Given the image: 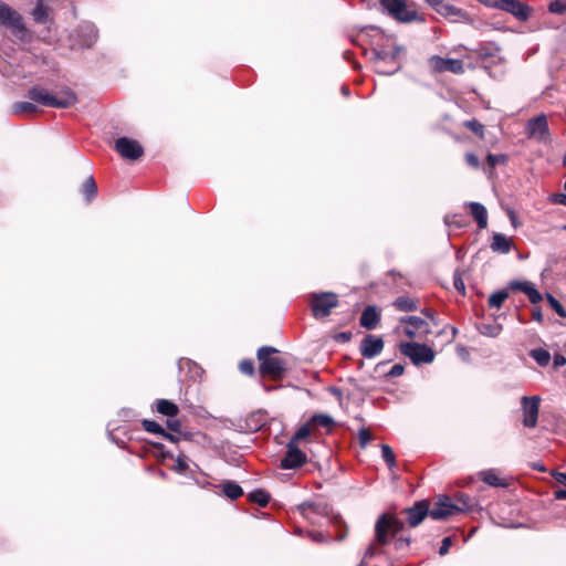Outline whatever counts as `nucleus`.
<instances>
[{
  "instance_id": "obj_1",
  "label": "nucleus",
  "mask_w": 566,
  "mask_h": 566,
  "mask_svg": "<svg viewBox=\"0 0 566 566\" xmlns=\"http://www.w3.org/2000/svg\"><path fill=\"white\" fill-rule=\"evenodd\" d=\"M475 497H442L436 507L429 511L427 501H418L413 506L406 509L407 523L410 527L418 526L424 517L430 515L433 520H444L459 512L470 510Z\"/></svg>"
},
{
  "instance_id": "obj_2",
  "label": "nucleus",
  "mask_w": 566,
  "mask_h": 566,
  "mask_svg": "<svg viewBox=\"0 0 566 566\" xmlns=\"http://www.w3.org/2000/svg\"><path fill=\"white\" fill-rule=\"evenodd\" d=\"M28 96L40 105L54 108H67L77 101L76 94L70 88H64L53 95L41 86H33L29 90Z\"/></svg>"
},
{
  "instance_id": "obj_3",
  "label": "nucleus",
  "mask_w": 566,
  "mask_h": 566,
  "mask_svg": "<svg viewBox=\"0 0 566 566\" xmlns=\"http://www.w3.org/2000/svg\"><path fill=\"white\" fill-rule=\"evenodd\" d=\"M405 52L402 46L396 45L391 51L374 49L371 60L375 71L381 75H392L401 67L400 55Z\"/></svg>"
},
{
  "instance_id": "obj_4",
  "label": "nucleus",
  "mask_w": 566,
  "mask_h": 566,
  "mask_svg": "<svg viewBox=\"0 0 566 566\" xmlns=\"http://www.w3.org/2000/svg\"><path fill=\"white\" fill-rule=\"evenodd\" d=\"M277 353V349L271 346H262L258 349V359L260 361V373L264 376L272 378H281L285 370V361L272 354Z\"/></svg>"
},
{
  "instance_id": "obj_5",
  "label": "nucleus",
  "mask_w": 566,
  "mask_h": 566,
  "mask_svg": "<svg viewBox=\"0 0 566 566\" xmlns=\"http://www.w3.org/2000/svg\"><path fill=\"white\" fill-rule=\"evenodd\" d=\"M0 27L8 29L21 40L28 35L22 14L2 0H0Z\"/></svg>"
},
{
  "instance_id": "obj_6",
  "label": "nucleus",
  "mask_w": 566,
  "mask_h": 566,
  "mask_svg": "<svg viewBox=\"0 0 566 566\" xmlns=\"http://www.w3.org/2000/svg\"><path fill=\"white\" fill-rule=\"evenodd\" d=\"M403 528V523L391 514H381L375 524V538L379 545H387Z\"/></svg>"
},
{
  "instance_id": "obj_7",
  "label": "nucleus",
  "mask_w": 566,
  "mask_h": 566,
  "mask_svg": "<svg viewBox=\"0 0 566 566\" xmlns=\"http://www.w3.org/2000/svg\"><path fill=\"white\" fill-rule=\"evenodd\" d=\"M198 483L216 495H244L242 488L234 481L205 476Z\"/></svg>"
},
{
  "instance_id": "obj_8",
  "label": "nucleus",
  "mask_w": 566,
  "mask_h": 566,
  "mask_svg": "<svg viewBox=\"0 0 566 566\" xmlns=\"http://www.w3.org/2000/svg\"><path fill=\"white\" fill-rule=\"evenodd\" d=\"M400 353L410 358L415 365L430 364L434 352L424 344L403 342L399 345Z\"/></svg>"
},
{
  "instance_id": "obj_9",
  "label": "nucleus",
  "mask_w": 566,
  "mask_h": 566,
  "mask_svg": "<svg viewBox=\"0 0 566 566\" xmlns=\"http://www.w3.org/2000/svg\"><path fill=\"white\" fill-rule=\"evenodd\" d=\"M337 305L338 296L333 292H321L311 295V308L315 318L328 316Z\"/></svg>"
},
{
  "instance_id": "obj_10",
  "label": "nucleus",
  "mask_w": 566,
  "mask_h": 566,
  "mask_svg": "<svg viewBox=\"0 0 566 566\" xmlns=\"http://www.w3.org/2000/svg\"><path fill=\"white\" fill-rule=\"evenodd\" d=\"M525 135L528 139H533L541 144L551 143V133L545 114H539L527 120L525 125Z\"/></svg>"
},
{
  "instance_id": "obj_11",
  "label": "nucleus",
  "mask_w": 566,
  "mask_h": 566,
  "mask_svg": "<svg viewBox=\"0 0 566 566\" xmlns=\"http://www.w3.org/2000/svg\"><path fill=\"white\" fill-rule=\"evenodd\" d=\"M541 398L538 396L522 397L523 424L527 428H534L537 424Z\"/></svg>"
},
{
  "instance_id": "obj_12",
  "label": "nucleus",
  "mask_w": 566,
  "mask_h": 566,
  "mask_svg": "<svg viewBox=\"0 0 566 566\" xmlns=\"http://www.w3.org/2000/svg\"><path fill=\"white\" fill-rule=\"evenodd\" d=\"M116 151L125 159L136 160L143 156L144 149L137 140L120 137L115 142Z\"/></svg>"
},
{
  "instance_id": "obj_13",
  "label": "nucleus",
  "mask_w": 566,
  "mask_h": 566,
  "mask_svg": "<svg viewBox=\"0 0 566 566\" xmlns=\"http://www.w3.org/2000/svg\"><path fill=\"white\" fill-rule=\"evenodd\" d=\"M497 10L512 14L518 21H526L531 14V8L517 0H497Z\"/></svg>"
},
{
  "instance_id": "obj_14",
  "label": "nucleus",
  "mask_w": 566,
  "mask_h": 566,
  "mask_svg": "<svg viewBox=\"0 0 566 566\" xmlns=\"http://www.w3.org/2000/svg\"><path fill=\"white\" fill-rule=\"evenodd\" d=\"M307 460L306 454L301 451L295 444L289 442L287 450L284 457L281 459V468L291 470L302 467Z\"/></svg>"
},
{
  "instance_id": "obj_15",
  "label": "nucleus",
  "mask_w": 566,
  "mask_h": 566,
  "mask_svg": "<svg viewBox=\"0 0 566 566\" xmlns=\"http://www.w3.org/2000/svg\"><path fill=\"white\" fill-rule=\"evenodd\" d=\"M384 348V340L379 336L366 335L360 343V354L367 359L378 356Z\"/></svg>"
},
{
  "instance_id": "obj_16",
  "label": "nucleus",
  "mask_w": 566,
  "mask_h": 566,
  "mask_svg": "<svg viewBox=\"0 0 566 566\" xmlns=\"http://www.w3.org/2000/svg\"><path fill=\"white\" fill-rule=\"evenodd\" d=\"M431 66L438 72H451L454 74L463 73V62L458 59H443L433 56L431 59Z\"/></svg>"
},
{
  "instance_id": "obj_17",
  "label": "nucleus",
  "mask_w": 566,
  "mask_h": 566,
  "mask_svg": "<svg viewBox=\"0 0 566 566\" xmlns=\"http://www.w3.org/2000/svg\"><path fill=\"white\" fill-rule=\"evenodd\" d=\"M465 208L469 209L470 214L475 220L479 229H485L488 226V211L485 207L479 202H467Z\"/></svg>"
},
{
  "instance_id": "obj_18",
  "label": "nucleus",
  "mask_w": 566,
  "mask_h": 566,
  "mask_svg": "<svg viewBox=\"0 0 566 566\" xmlns=\"http://www.w3.org/2000/svg\"><path fill=\"white\" fill-rule=\"evenodd\" d=\"M510 286L525 293L532 304H537L543 300L542 294L530 282L513 281Z\"/></svg>"
},
{
  "instance_id": "obj_19",
  "label": "nucleus",
  "mask_w": 566,
  "mask_h": 566,
  "mask_svg": "<svg viewBox=\"0 0 566 566\" xmlns=\"http://www.w3.org/2000/svg\"><path fill=\"white\" fill-rule=\"evenodd\" d=\"M510 286L525 293L532 304H537L543 300L542 294L530 282L513 281Z\"/></svg>"
},
{
  "instance_id": "obj_20",
  "label": "nucleus",
  "mask_w": 566,
  "mask_h": 566,
  "mask_svg": "<svg viewBox=\"0 0 566 566\" xmlns=\"http://www.w3.org/2000/svg\"><path fill=\"white\" fill-rule=\"evenodd\" d=\"M380 319V315L375 306H367L360 316L359 323L367 329H374Z\"/></svg>"
},
{
  "instance_id": "obj_21",
  "label": "nucleus",
  "mask_w": 566,
  "mask_h": 566,
  "mask_svg": "<svg viewBox=\"0 0 566 566\" xmlns=\"http://www.w3.org/2000/svg\"><path fill=\"white\" fill-rule=\"evenodd\" d=\"M78 32L82 38V45L84 48H91L97 40V30L92 23L81 24Z\"/></svg>"
},
{
  "instance_id": "obj_22",
  "label": "nucleus",
  "mask_w": 566,
  "mask_h": 566,
  "mask_svg": "<svg viewBox=\"0 0 566 566\" xmlns=\"http://www.w3.org/2000/svg\"><path fill=\"white\" fill-rule=\"evenodd\" d=\"M390 15L400 22H412L419 19L417 11L409 9L406 1H403L396 11L390 13Z\"/></svg>"
},
{
  "instance_id": "obj_23",
  "label": "nucleus",
  "mask_w": 566,
  "mask_h": 566,
  "mask_svg": "<svg viewBox=\"0 0 566 566\" xmlns=\"http://www.w3.org/2000/svg\"><path fill=\"white\" fill-rule=\"evenodd\" d=\"M143 428L147 432H149V433L161 434L163 437H165L169 441H172V442H177L178 441L176 434L167 433L164 430V428L160 424H158L157 422H155V421L144 420L143 421Z\"/></svg>"
},
{
  "instance_id": "obj_24",
  "label": "nucleus",
  "mask_w": 566,
  "mask_h": 566,
  "mask_svg": "<svg viewBox=\"0 0 566 566\" xmlns=\"http://www.w3.org/2000/svg\"><path fill=\"white\" fill-rule=\"evenodd\" d=\"M156 410L168 418L176 417L179 412L178 406L166 399L157 400Z\"/></svg>"
},
{
  "instance_id": "obj_25",
  "label": "nucleus",
  "mask_w": 566,
  "mask_h": 566,
  "mask_svg": "<svg viewBox=\"0 0 566 566\" xmlns=\"http://www.w3.org/2000/svg\"><path fill=\"white\" fill-rule=\"evenodd\" d=\"M401 323H406L412 326L415 329L421 332L422 334H429L430 327L429 324L418 316H405L400 319Z\"/></svg>"
},
{
  "instance_id": "obj_26",
  "label": "nucleus",
  "mask_w": 566,
  "mask_h": 566,
  "mask_svg": "<svg viewBox=\"0 0 566 566\" xmlns=\"http://www.w3.org/2000/svg\"><path fill=\"white\" fill-rule=\"evenodd\" d=\"M310 422L313 429L322 427L326 428L329 431L332 426L334 424V419L326 413H315L310 418Z\"/></svg>"
},
{
  "instance_id": "obj_27",
  "label": "nucleus",
  "mask_w": 566,
  "mask_h": 566,
  "mask_svg": "<svg viewBox=\"0 0 566 566\" xmlns=\"http://www.w3.org/2000/svg\"><path fill=\"white\" fill-rule=\"evenodd\" d=\"M440 14L443 17L450 18L454 21L463 20L467 18V13L462 9L457 8L449 3H444Z\"/></svg>"
},
{
  "instance_id": "obj_28",
  "label": "nucleus",
  "mask_w": 566,
  "mask_h": 566,
  "mask_svg": "<svg viewBox=\"0 0 566 566\" xmlns=\"http://www.w3.org/2000/svg\"><path fill=\"white\" fill-rule=\"evenodd\" d=\"M31 14L36 23L44 24L49 21V8L45 7L41 1L36 3Z\"/></svg>"
},
{
  "instance_id": "obj_29",
  "label": "nucleus",
  "mask_w": 566,
  "mask_h": 566,
  "mask_svg": "<svg viewBox=\"0 0 566 566\" xmlns=\"http://www.w3.org/2000/svg\"><path fill=\"white\" fill-rule=\"evenodd\" d=\"M82 193L85 197L86 201H92L96 195H97V185L93 177H88L83 186H82Z\"/></svg>"
},
{
  "instance_id": "obj_30",
  "label": "nucleus",
  "mask_w": 566,
  "mask_h": 566,
  "mask_svg": "<svg viewBox=\"0 0 566 566\" xmlns=\"http://www.w3.org/2000/svg\"><path fill=\"white\" fill-rule=\"evenodd\" d=\"M530 356L541 366L545 367L551 360V354L543 348H535L530 352Z\"/></svg>"
},
{
  "instance_id": "obj_31",
  "label": "nucleus",
  "mask_w": 566,
  "mask_h": 566,
  "mask_svg": "<svg viewBox=\"0 0 566 566\" xmlns=\"http://www.w3.org/2000/svg\"><path fill=\"white\" fill-rule=\"evenodd\" d=\"M394 304L399 311L402 312H412L418 308L417 302L406 296L398 297Z\"/></svg>"
},
{
  "instance_id": "obj_32",
  "label": "nucleus",
  "mask_w": 566,
  "mask_h": 566,
  "mask_svg": "<svg viewBox=\"0 0 566 566\" xmlns=\"http://www.w3.org/2000/svg\"><path fill=\"white\" fill-rule=\"evenodd\" d=\"M514 248L513 238L497 233V253H509Z\"/></svg>"
},
{
  "instance_id": "obj_33",
  "label": "nucleus",
  "mask_w": 566,
  "mask_h": 566,
  "mask_svg": "<svg viewBox=\"0 0 566 566\" xmlns=\"http://www.w3.org/2000/svg\"><path fill=\"white\" fill-rule=\"evenodd\" d=\"M312 430H313V427L308 420L306 423L302 424L298 428V430L295 432L294 437L292 438V440L290 442L295 444L296 441L303 440L306 437H308L311 434Z\"/></svg>"
},
{
  "instance_id": "obj_34",
  "label": "nucleus",
  "mask_w": 566,
  "mask_h": 566,
  "mask_svg": "<svg viewBox=\"0 0 566 566\" xmlns=\"http://www.w3.org/2000/svg\"><path fill=\"white\" fill-rule=\"evenodd\" d=\"M35 109V105L31 102H17L12 105V113L14 114L32 113Z\"/></svg>"
},
{
  "instance_id": "obj_35",
  "label": "nucleus",
  "mask_w": 566,
  "mask_h": 566,
  "mask_svg": "<svg viewBox=\"0 0 566 566\" xmlns=\"http://www.w3.org/2000/svg\"><path fill=\"white\" fill-rule=\"evenodd\" d=\"M444 222L447 226H454L457 228H464L467 226V220L462 214H451L446 216Z\"/></svg>"
},
{
  "instance_id": "obj_36",
  "label": "nucleus",
  "mask_w": 566,
  "mask_h": 566,
  "mask_svg": "<svg viewBox=\"0 0 566 566\" xmlns=\"http://www.w3.org/2000/svg\"><path fill=\"white\" fill-rule=\"evenodd\" d=\"M381 457L389 469H392L396 465L394 451L388 444L381 446Z\"/></svg>"
},
{
  "instance_id": "obj_37",
  "label": "nucleus",
  "mask_w": 566,
  "mask_h": 566,
  "mask_svg": "<svg viewBox=\"0 0 566 566\" xmlns=\"http://www.w3.org/2000/svg\"><path fill=\"white\" fill-rule=\"evenodd\" d=\"M475 326L482 336L493 337L495 335V327L491 323L480 322Z\"/></svg>"
},
{
  "instance_id": "obj_38",
  "label": "nucleus",
  "mask_w": 566,
  "mask_h": 566,
  "mask_svg": "<svg viewBox=\"0 0 566 566\" xmlns=\"http://www.w3.org/2000/svg\"><path fill=\"white\" fill-rule=\"evenodd\" d=\"M476 480L482 481L490 486H495V472L493 470L480 472Z\"/></svg>"
},
{
  "instance_id": "obj_39",
  "label": "nucleus",
  "mask_w": 566,
  "mask_h": 566,
  "mask_svg": "<svg viewBox=\"0 0 566 566\" xmlns=\"http://www.w3.org/2000/svg\"><path fill=\"white\" fill-rule=\"evenodd\" d=\"M403 1L405 0H379V3L381 4L382 9L390 15V13L396 11Z\"/></svg>"
},
{
  "instance_id": "obj_40",
  "label": "nucleus",
  "mask_w": 566,
  "mask_h": 566,
  "mask_svg": "<svg viewBox=\"0 0 566 566\" xmlns=\"http://www.w3.org/2000/svg\"><path fill=\"white\" fill-rule=\"evenodd\" d=\"M546 298L553 310L558 314V316L566 317V311L564 310L563 305L552 294L548 293Z\"/></svg>"
},
{
  "instance_id": "obj_41",
  "label": "nucleus",
  "mask_w": 566,
  "mask_h": 566,
  "mask_svg": "<svg viewBox=\"0 0 566 566\" xmlns=\"http://www.w3.org/2000/svg\"><path fill=\"white\" fill-rule=\"evenodd\" d=\"M464 126L470 128L472 132H474L476 135L481 136L483 135V125L479 123L475 119L465 120Z\"/></svg>"
},
{
  "instance_id": "obj_42",
  "label": "nucleus",
  "mask_w": 566,
  "mask_h": 566,
  "mask_svg": "<svg viewBox=\"0 0 566 566\" xmlns=\"http://www.w3.org/2000/svg\"><path fill=\"white\" fill-rule=\"evenodd\" d=\"M453 285L455 290L462 294L465 292V284L463 282V279L461 276V273L459 270H457L453 274Z\"/></svg>"
},
{
  "instance_id": "obj_43",
  "label": "nucleus",
  "mask_w": 566,
  "mask_h": 566,
  "mask_svg": "<svg viewBox=\"0 0 566 566\" xmlns=\"http://www.w3.org/2000/svg\"><path fill=\"white\" fill-rule=\"evenodd\" d=\"M549 10L554 13L566 12V0H555L551 3Z\"/></svg>"
},
{
  "instance_id": "obj_44",
  "label": "nucleus",
  "mask_w": 566,
  "mask_h": 566,
  "mask_svg": "<svg viewBox=\"0 0 566 566\" xmlns=\"http://www.w3.org/2000/svg\"><path fill=\"white\" fill-rule=\"evenodd\" d=\"M358 439H359L360 446L363 448H365L369 443V441L371 439L369 430L366 429V428L359 429V431H358Z\"/></svg>"
},
{
  "instance_id": "obj_45",
  "label": "nucleus",
  "mask_w": 566,
  "mask_h": 566,
  "mask_svg": "<svg viewBox=\"0 0 566 566\" xmlns=\"http://www.w3.org/2000/svg\"><path fill=\"white\" fill-rule=\"evenodd\" d=\"M167 427L170 431L175 433H181V422L176 419L175 417L168 418L167 420Z\"/></svg>"
},
{
  "instance_id": "obj_46",
  "label": "nucleus",
  "mask_w": 566,
  "mask_h": 566,
  "mask_svg": "<svg viewBox=\"0 0 566 566\" xmlns=\"http://www.w3.org/2000/svg\"><path fill=\"white\" fill-rule=\"evenodd\" d=\"M239 368L240 370L243 373V374H247V375H252L253 371H254V365H253V361L250 360V359H244L240 363L239 365Z\"/></svg>"
},
{
  "instance_id": "obj_47",
  "label": "nucleus",
  "mask_w": 566,
  "mask_h": 566,
  "mask_svg": "<svg viewBox=\"0 0 566 566\" xmlns=\"http://www.w3.org/2000/svg\"><path fill=\"white\" fill-rule=\"evenodd\" d=\"M486 161H488V165L484 167V171L489 175V177H491L493 169L495 168V155L489 154Z\"/></svg>"
},
{
  "instance_id": "obj_48",
  "label": "nucleus",
  "mask_w": 566,
  "mask_h": 566,
  "mask_svg": "<svg viewBox=\"0 0 566 566\" xmlns=\"http://www.w3.org/2000/svg\"><path fill=\"white\" fill-rule=\"evenodd\" d=\"M451 545H452V538H451L450 536L444 537V538L442 539L441 546H440V548H439V554H440L441 556H444L446 554H448V552H449V549H450Z\"/></svg>"
},
{
  "instance_id": "obj_49",
  "label": "nucleus",
  "mask_w": 566,
  "mask_h": 566,
  "mask_svg": "<svg viewBox=\"0 0 566 566\" xmlns=\"http://www.w3.org/2000/svg\"><path fill=\"white\" fill-rule=\"evenodd\" d=\"M551 201L553 203L562 205V206L566 207V193H563V192L553 193L551 196Z\"/></svg>"
},
{
  "instance_id": "obj_50",
  "label": "nucleus",
  "mask_w": 566,
  "mask_h": 566,
  "mask_svg": "<svg viewBox=\"0 0 566 566\" xmlns=\"http://www.w3.org/2000/svg\"><path fill=\"white\" fill-rule=\"evenodd\" d=\"M505 212H506V214H507V217H509V219H510V221L512 223L513 229H517L521 223L518 222L515 212L512 209H510V208H505Z\"/></svg>"
},
{
  "instance_id": "obj_51",
  "label": "nucleus",
  "mask_w": 566,
  "mask_h": 566,
  "mask_svg": "<svg viewBox=\"0 0 566 566\" xmlns=\"http://www.w3.org/2000/svg\"><path fill=\"white\" fill-rule=\"evenodd\" d=\"M465 161L469 166L473 167V168H478L479 165H480V161H479V158L478 156H475L474 154L472 153H468L465 155Z\"/></svg>"
},
{
  "instance_id": "obj_52",
  "label": "nucleus",
  "mask_w": 566,
  "mask_h": 566,
  "mask_svg": "<svg viewBox=\"0 0 566 566\" xmlns=\"http://www.w3.org/2000/svg\"><path fill=\"white\" fill-rule=\"evenodd\" d=\"M424 2L433 8L439 14L446 3L444 0H424Z\"/></svg>"
},
{
  "instance_id": "obj_53",
  "label": "nucleus",
  "mask_w": 566,
  "mask_h": 566,
  "mask_svg": "<svg viewBox=\"0 0 566 566\" xmlns=\"http://www.w3.org/2000/svg\"><path fill=\"white\" fill-rule=\"evenodd\" d=\"M253 504L258 507H266L270 503L271 497H249Z\"/></svg>"
},
{
  "instance_id": "obj_54",
  "label": "nucleus",
  "mask_w": 566,
  "mask_h": 566,
  "mask_svg": "<svg viewBox=\"0 0 566 566\" xmlns=\"http://www.w3.org/2000/svg\"><path fill=\"white\" fill-rule=\"evenodd\" d=\"M403 371H405L403 366L400 365V364H396L389 370L388 376H390V377H399V376H401L403 374Z\"/></svg>"
},
{
  "instance_id": "obj_55",
  "label": "nucleus",
  "mask_w": 566,
  "mask_h": 566,
  "mask_svg": "<svg viewBox=\"0 0 566 566\" xmlns=\"http://www.w3.org/2000/svg\"><path fill=\"white\" fill-rule=\"evenodd\" d=\"M307 535L313 542L319 543L325 541V536L321 532L308 531Z\"/></svg>"
},
{
  "instance_id": "obj_56",
  "label": "nucleus",
  "mask_w": 566,
  "mask_h": 566,
  "mask_svg": "<svg viewBox=\"0 0 566 566\" xmlns=\"http://www.w3.org/2000/svg\"><path fill=\"white\" fill-rule=\"evenodd\" d=\"M553 363H554L555 368L562 367V366L566 365V357L562 354H556L554 356Z\"/></svg>"
},
{
  "instance_id": "obj_57",
  "label": "nucleus",
  "mask_w": 566,
  "mask_h": 566,
  "mask_svg": "<svg viewBox=\"0 0 566 566\" xmlns=\"http://www.w3.org/2000/svg\"><path fill=\"white\" fill-rule=\"evenodd\" d=\"M377 554V546L375 544H371L368 546V548L366 549V553H365V557L366 558H371L373 556H375Z\"/></svg>"
},
{
  "instance_id": "obj_58",
  "label": "nucleus",
  "mask_w": 566,
  "mask_h": 566,
  "mask_svg": "<svg viewBox=\"0 0 566 566\" xmlns=\"http://www.w3.org/2000/svg\"><path fill=\"white\" fill-rule=\"evenodd\" d=\"M509 296V293L504 290L497 291V307L505 301Z\"/></svg>"
},
{
  "instance_id": "obj_59",
  "label": "nucleus",
  "mask_w": 566,
  "mask_h": 566,
  "mask_svg": "<svg viewBox=\"0 0 566 566\" xmlns=\"http://www.w3.org/2000/svg\"><path fill=\"white\" fill-rule=\"evenodd\" d=\"M405 334L409 337V338H415L417 336V329H415L412 326L409 325V327H406L405 328Z\"/></svg>"
},
{
  "instance_id": "obj_60",
  "label": "nucleus",
  "mask_w": 566,
  "mask_h": 566,
  "mask_svg": "<svg viewBox=\"0 0 566 566\" xmlns=\"http://www.w3.org/2000/svg\"><path fill=\"white\" fill-rule=\"evenodd\" d=\"M555 479L557 482H559L560 484H564L566 486V473L558 472L555 474Z\"/></svg>"
},
{
  "instance_id": "obj_61",
  "label": "nucleus",
  "mask_w": 566,
  "mask_h": 566,
  "mask_svg": "<svg viewBox=\"0 0 566 566\" xmlns=\"http://www.w3.org/2000/svg\"><path fill=\"white\" fill-rule=\"evenodd\" d=\"M176 467L179 469V470H185L187 468V464L185 462V459L181 458V457H178L177 460H176Z\"/></svg>"
},
{
  "instance_id": "obj_62",
  "label": "nucleus",
  "mask_w": 566,
  "mask_h": 566,
  "mask_svg": "<svg viewBox=\"0 0 566 566\" xmlns=\"http://www.w3.org/2000/svg\"><path fill=\"white\" fill-rule=\"evenodd\" d=\"M488 303L491 308L495 307V291L489 295Z\"/></svg>"
},
{
  "instance_id": "obj_63",
  "label": "nucleus",
  "mask_w": 566,
  "mask_h": 566,
  "mask_svg": "<svg viewBox=\"0 0 566 566\" xmlns=\"http://www.w3.org/2000/svg\"><path fill=\"white\" fill-rule=\"evenodd\" d=\"M533 318L535 321H537V322H542L543 321V315H542L539 310L536 308V310L533 311Z\"/></svg>"
},
{
  "instance_id": "obj_64",
  "label": "nucleus",
  "mask_w": 566,
  "mask_h": 566,
  "mask_svg": "<svg viewBox=\"0 0 566 566\" xmlns=\"http://www.w3.org/2000/svg\"><path fill=\"white\" fill-rule=\"evenodd\" d=\"M247 495H251V496H254V495H269L268 493H265L264 491L262 490H255V491H252L250 493H248Z\"/></svg>"
}]
</instances>
